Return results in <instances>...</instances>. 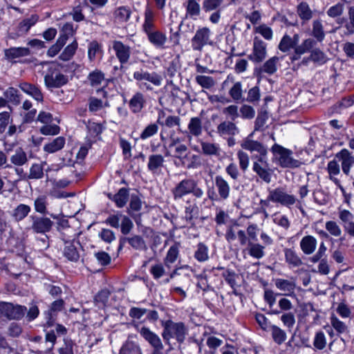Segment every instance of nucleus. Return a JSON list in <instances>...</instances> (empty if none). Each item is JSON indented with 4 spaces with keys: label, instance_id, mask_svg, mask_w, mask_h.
<instances>
[{
    "label": "nucleus",
    "instance_id": "nucleus-11",
    "mask_svg": "<svg viewBox=\"0 0 354 354\" xmlns=\"http://www.w3.org/2000/svg\"><path fill=\"white\" fill-rule=\"evenodd\" d=\"M275 286L283 292L282 295L295 297V290L296 283L294 280H287L284 279H276L274 280Z\"/></svg>",
    "mask_w": 354,
    "mask_h": 354
},
{
    "label": "nucleus",
    "instance_id": "nucleus-53",
    "mask_svg": "<svg viewBox=\"0 0 354 354\" xmlns=\"http://www.w3.org/2000/svg\"><path fill=\"white\" fill-rule=\"evenodd\" d=\"M100 46L96 41H92L89 44L88 48V57L91 61L95 59L97 54L100 53Z\"/></svg>",
    "mask_w": 354,
    "mask_h": 354
},
{
    "label": "nucleus",
    "instance_id": "nucleus-63",
    "mask_svg": "<svg viewBox=\"0 0 354 354\" xmlns=\"http://www.w3.org/2000/svg\"><path fill=\"white\" fill-rule=\"evenodd\" d=\"M283 325L289 328L293 327L295 324V317L292 313H284L281 317Z\"/></svg>",
    "mask_w": 354,
    "mask_h": 354
},
{
    "label": "nucleus",
    "instance_id": "nucleus-55",
    "mask_svg": "<svg viewBox=\"0 0 354 354\" xmlns=\"http://www.w3.org/2000/svg\"><path fill=\"white\" fill-rule=\"evenodd\" d=\"M115 16L119 21H126L130 17V11L125 7H120L115 10Z\"/></svg>",
    "mask_w": 354,
    "mask_h": 354
},
{
    "label": "nucleus",
    "instance_id": "nucleus-32",
    "mask_svg": "<svg viewBox=\"0 0 354 354\" xmlns=\"http://www.w3.org/2000/svg\"><path fill=\"white\" fill-rule=\"evenodd\" d=\"M309 59H311V61L319 64H325L328 59L326 54L317 48L312 49Z\"/></svg>",
    "mask_w": 354,
    "mask_h": 354
},
{
    "label": "nucleus",
    "instance_id": "nucleus-7",
    "mask_svg": "<svg viewBox=\"0 0 354 354\" xmlns=\"http://www.w3.org/2000/svg\"><path fill=\"white\" fill-rule=\"evenodd\" d=\"M267 55L266 44L257 37L254 39L252 53L249 59L254 62H262Z\"/></svg>",
    "mask_w": 354,
    "mask_h": 354
},
{
    "label": "nucleus",
    "instance_id": "nucleus-3",
    "mask_svg": "<svg viewBox=\"0 0 354 354\" xmlns=\"http://www.w3.org/2000/svg\"><path fill=\"white\" fill-rule=\"evenodd\" d=\"M254 131L252 132L248 137L244 138L240 145L242 149L249 151L250 152L256 151L259 153L258 160L262 163L267 164L266 156L268 151L266 147L260 142L254 140L252 137L254 136Z\"/></svg>",
    "mask_w": 354,
    "mask_h": 354
},
{
    "label": "nucleus",
    "instance_id": "nucleus-4",
    "mask_svg": "<svg viewBox=\"0 0 354 354\" xmlns=\"http://www.w3.org/2000/svg\"><path fill=\"white\" fill-rule=\"evenodd\" d=\"M68 82L67 76L62 74L55 64H51L44 76V83L47 88H59Z\"/></svg>",
    "mask_w": 354,
    "mask_h": 354
},
{
    "label": "nucleus",
    "instance_id": "nucleus-5",
    "mask_svg": "<svg viewBox=\"0 0 354 354\" xmlns=\"http://www.w3.org/2000/svg\"><path fill=\"white\" fill-rule=\"evenodd\" d=\"M26 310V308L19 305L15 306L10 303L0 304L1 313L9 319H20L24 315Z\"/></svg>",
    "mask_w": 354,
    "mask_h": 354
},
{
    "label": "nucleus",
    "instance_id": "nucleus-2",
    "mask_svg": "<svg viewBox=\"0 0 354 354\" xmlns=\"http://www.w3.org/2000/svg\"><path fill=\"white\" fill-rule=\"evenodd\" d=\"M271 151L274 154V159L283 168H297L301 165L299 160H295L291 156L292 151L278 144H274L272 147Z\"/></svg>",
    "mask_w": 354,
    "mask_h": 354
},
{
    "label": "nucleus",
    "instance_id": "nucleus-36",
    "mask_svg": "<svg viewBox=\"0 0 354 354\" xmlns=\"http://www.w3.org/2000/svg\"><path fill=\"white\" fill-rule=\"evenodd\" d=\"M297 12L301 19L304 20H309L313 17V11L309 6L304 1L298 6Z\"/></svg>",
    "mask_w": 354,
    "mask_h": 354
},
{
    "label": "nucleus",
    "instance_id": "nucleus-45",
    "mask_svg": "<svg viewBox=\"0 0 354 354\" xmlns=\"http://www.w3.org/2000/svg\"><path fill=\"white\" fill-rule=\"evenodd\" d=\"M196 82L205 88H210L215 85L214 80L209 76L197 75L196 77Z\"/></svg>",
    "mask_w": 354,
    "mask_h": 354
},
{
    "label": "nucleus",
    "instance_id": "nucleus-57",
    "mask_svg": "<svg viewBox=\"0 0 354 354\" xmlns=\"http://www.w3.org/2000/svg\"><path fill=\"white\" fill-rule=\"evenodd\" d=\"M330 323L333 327L339 333H344L347 332L348 328L346 325L338 319L336 317H332L330 319Z\"/></svg>",
    "mask_w": 354,
    "mask_h": 354
},
{
    "label": "nucleus",
    "instance_id": "nucleus-17",
    "mask_svg": "<svg viewBox=\"0 0 354 354\" xmlns=\"http://www.w3.org/2000/svg\"><path fill=\"white\" fill-rule=\"evenodd\" d=\"M311 35L316 39L317 42H322L325 39V32L322 22L319 19L313 21Z\"/></svg>",
    "mask_w": 354,
    "mask_h": 354
},
{
    "label": "nucleus",
    "instance_id": "nucleus-12",
    "mask_svg": "<svg viewBox=\"0 0 354 354\" xmlns=\"http://www.w3.org/2000/svg\"><path fill=\"white\" fill-rule=\"evenodd\" d=\"M268 164L254 161L252 164V170L261 179L266 183H270L272 180V170L268 167Z\"/></svg>",
    "mask_w": 354,
    "mask_h": 354
},
{
    "label": "nucleus",
    "instance_id": "nucleus-43",
    "mask_svg": "<svg viewBox=\"0 0 354 354\" xmlns=\"http://www.w3.org/2000/svg\"><path fill=\"white\" fill-rule=\"evenodd\" d=\"M327 232L332 236L338 237L341 236L342 232L339 225L333 221H328L325 224Z\"/></svg>",
    "mask_w": 354,
    "mask_h": 354
},
{
    "label": "nucleus",
    "instance_id": "nucleus-58",
    "mask_svg": "<svg viewBox=\"0 0 354 354\" xmlns=\"http://www.w3.org/2000/svg\"><path fill=\"white\" fill-rule=\"evenodd\" d=\"M148 75V72L144 71L142 70L136 71L133 73V77L139 82V86L140 88H144L145 86H147L146 79H147Z\"/></svg>",
    "mask_w": 354,
    "mask_h": 354
},
{
    "label": "nucleus",
    "instance_id": "nucleus-40",
    "mask_svg": "<svg viewBox=\"0 0 354 354\" xmlns=\"http://www.w3.org/2000/svg\"><path fill=\"white\" fill-rule=\"evenodd\" d=\"M190 133L195 136L201 135L202 132L201 120L198 118H192L188 125Z\"/></svg>",
    "mask_w": 354,
    "mask_h": 354
},
{
    "label": "nucleus",
    "instance_id": "nucleus-39",
    "mask_svg": "<svg viewBox=\"0 0 354 354\" xmlns=\"http://www.w3.org/2000/svg\"><path fill=\"white\" fill-rule=\"evenodd\" d=\"M239 160V165L241 169L245 172L249 167L250 157L249 155L243 150H239L236 153Z\"/></svg>",
    "mask_w": 354,
    "mask_h": 354
},
{
    "label": "nucleus",
    "instance_id": "nucleus-28",
    "mask_svg": "<svg viewBox=\"0 0 354 354\" xmlns=\"http://www.w3.org/2000/svg\"><path fill=\"white\" fill-rule=\"evenodd\" d=\"M327 171L329 174V178L333 180L335 184H339V180L335 178V176L339 174L340 167L337 160H333L328 162L327 165Z\"/></svg>",
    "mask_w": 354,
    "mask_h": 354
},
{
    "label": "nucleus",
    "instance_id": "nucleus-64",
    "mask_svg": "<svg viewBox=\"0 0 354 354\" xmlns=\"http://www.w3.org/2000/svg\"><path fill=\"white\" fill-rule=\"evenodd\" d=\"M35 209L41 214L46 212V198L45 196H39L35 201Z\"/></svg>",
    "mask_w": 354,
    "mask_h": 354
},
{
    "label": "nucleus",
    "instance_id": "nucleus-10",
    "mask_svg": "<svg viewBox=\"0 0 354 354\" xmlns=\"http://www.w3.org/2000/svg\"><path fill=\"white\" fill-rule=\"evenodd\" d=\"M284 56H274L268 59L259 69L260 73H266L268 75H273L275 73L279 67L281 66V62L283 61Z\"/></svg>",
    "mask_w": 354,
    "mask_h": 354
},
{
    "label": "nucleus",
    "instance_id": "nucleus-31",
    "mask_svg": "<svg viewBox=\"0 0 354 354\" xmlns=\"http://www.w3.org/2000/svg\"><path fill=\"white\" fill-rule=\"evenodd\" d=\"M27 160L26 153L21 148L17 149L15 153L10 157L11 162L17 166L24 165Z\"/></svg>",
    "mask_w": 354,
    "mask_h": 354
},
{
    "label": "nucleus",
    "instance_id": "nucleus-50",
    "mask_svg": "<svg viewBox=\"0 0 354 354\" xmlns=\"http://www.w3.org/2000/svg\"><path fill=\"white\" fill-rule=\"evenodd\" d=\"M207 247L203 243L198 245V248L195 252V257L199 261H205L208 259Z\"/></svg>",
    "mask_w": 354,
    "mask_h": 354
},
{
    "label": "nucleus",
    "instance_id": "nucleus-22",
    "mask_svg": "<svg viewBox=\"0 0 354 354\" xmlns=\"http://www.w3.org/2000/svg\"><path fill=\"white\" fill-rule=\"evenodd\" d=\"M286 261L292 267H299L302 265V261L297 252L290 248L284 250Z\"/></svg>",
    "mask_w": 354,
    "mask_h": 354
},
{
    "label": "nucleus",
    "instance_id": "nucleus-33",
    "mask_svg": "<svg viewBox=\"0 0 354 354\" xmlns=\"http://www.w3.org/2000/svg\"><path fill=\"white\" fill-rule=\"evenodd\" d=\"M163 162L164 159L161 155H151L149 158L148 168L150 171L155 172L162 166Z\"/></svg>",
    "mask_w": 354,
    "mask_h": 354
},
{
    "label": "nucleus",
    "instance_id": "nucleus-14",
    "mask_svg": "<svg viewBox=\"0 0 354 354\" xmlns=\"http://www.w3.org/2000/svg\"><path fill=\"white\" fill-rule=\"evenodd\" d=\"M317 245V239L312 235H306L300 241L301 250L306 255H310L315 252Z\"/></svg>",
    "mask_w": 354,
    "mask_h": 354
},
{
    "label": "nucleus",
    "instance_id": "nucleus-25",
    "mask_svg": "<svg viewBox=\"0 0 354 354\" xmlns=\"http://www.w3.org/2000/svg\"><path fill=\"white\" fill-rule=\"evenodd\" d=\"M270 329L271 330L272 337L276 344L281 345L285 342L287 339V335L285 330L276 325L270 326Z\"/></svg>",
    "mask_w": 354,
    "mask_h": 354
},
{
    "label": "nucleus",
    "instance_id": "nucleus-23",
    "mask_svg": "<svg viewBox=\"0 0 354 354\" xmlns=\"http://www.w3.org/2000/svg\"><path fill=\"white\" fill-rule=\"evenodd\" d=\"M21 89L28 95L32 96L37 101H42L43 95L38 88L28 83H22L20 85Z\"/></svg>",
    "mask_w": 354,
    "mask_h": 354
},
{
    "label": "nucleus",
    "instance_id": "nucleus-46",
    "mask_svg": "<svg viewBox=\"0 0 354 354\" xmlns=\"http://www.w3.org/2000/svg\"><path fill=\"white\" fill-rule=\"evenodd\" d=\"M147 35L149 41L155 46H160L165 42L166 38L165 35L160 32H152Z\"/></svg>",
    "mask_w": 354,
    "mask_h": 354
},
{
    "label": "nucleus",
    "instance_id": "nucleus-26",
    "mask_svg": "<svg viewBox=\"0 0 354 354\" xmlns=\"http://www.w3.org/2000/svg\"><path fill=\"white\" fill-rule=\"evenodd\" d=\"M29 54V49L24 47L10 48L6 50V56L10 59L25 57Z\"/></svg>",
    "mask_w": 354,
    "mask_h": 354
},
{
    "label": "nucleus",
    "instance_id": "nucleus-44",
    "mask_svg": "<svg viewBox=\"0 0 354 354\" xmlns=\"http://www.w3.org/2000/svg\"><path fill=\"white\" fill-rule=\"evenodd\" d=\"M313 346L318 350H323L326 346V338L322 331H319L315 333Z\"/></svg>",
    "mask_w": 354,
    "mask_h": 354
},
{
    "label": "nucleus",
    "instance_id": "nucleus-42",
    "mask_svg": "<svg viewBox=\"0 0 354 354\" xmlns=\"http://www.w3.org/2000/svg\"><path fill=\"white\" fill-rule=\"evenodd\" d=\"M77 48V43L74 41L71 44L68 45L64 51L60 55L59 57L61 59L64 61L69 60L75 54L76 49Z\"/></svg>",
    "mask_w": 354,
    "mask_h": 354
},
{
    "label": "nucleus",
    "instance_id": "nucleus-34",
    "mask_svg": "<svg viewBox=\"0 0 354 354\" xmlns=\"http://www.w3.org/2000/svg\"><path fill=\"white\" fill-rule=\"evenodd\" d=\"M64 256L70 261H77L79 254L73 243L66 242L64 250Z\"/></svg>",
    "mask_w": 354,
    "mask_h": 354
},
{
    "label": "nucleus",
    "instance_id": "nucleus-56",
    "mask_svg": "<svg viewBox=\"0 0 354 354\" xmlns=\"http://www.w3.org/2000/svg\"><path fill=\"white\" fill-rule=\"evenodd\" d=\"M292 48H295V46L292 42L291 37L288 35H284L279 44V50L282 52H287Z\"/></svg>",
    "mask_w": 354,
    "mask_h": 354
},
{
    "label": "nucleus",
    "instance_id": "nucleus-51",
    "mask_svg": "<svg viewBox=\"0 0 354 354\" xmlns=\"http://www.w3.org/2000/svg\"><path fill=\"white\" fill-rule=\"evenodd\" d=\"M242 85L241 82H236L230 88L229 93L235 101L239 100L242 97Z\"/></svg>",
    "mask_w": 354,
    "mask_h": 354
},
{
    "label": "nucleus",
    "instance_id": "nucleus-1",
    "mask_svg": "<svg viewBox=\"0 0 354 354\" xmlns=\"http://www.w3.org/2000/svg\"><path fill=\"white\" fill-rule=\"evenodd\" d=\"M270 201L290 208L296 203L297 199L295 195L287 193L283 187H279L269 189L267 199L261 201V203L268 205Z\"/></svg>",
    "mask_w": 354,
    "mask_h": 354
},
{
    "label": "nucleus",
    "instance_id": "nucleus-19",
    "mask_svg": "<svg viewBox=\"0 0 354 354\" xmlns=\"http://www.w3.org/2000/svg\"><path fill=\"white\" fill-rule=\"evenodd\" d=\"M217 132L221 136H234L238 133V129L234 123L225 121L217 127Z\"/></svg>",
    "mask_w": 354,
    "mask_h": 354
},
{
    "label": "nucleus",
    "instance_id": "nucleus-20",
    "mask_svg": "<svg viewBox=\"0 0 354 354\" xmlns=\"http://www.w3.org/2000/svg\"><path fill=\"white\" fill-rule=\"evenodd\" d=\"M264 248V246L259 243L249 241L246 250L252 257L260 259L265 255Z\"/></svg>",
    "mask_w": 354,
    "mask_h": 354
},
{
    "label": "nucleus",
    "instance_id": "nucleus-9",
    "mask_svg": "<svg viewBox=\"0 0 354 354\" xmlns=\"http://www.w3.org/2000/svg\"><path fill=\"white\" fill-rule=\"evenodd\" d=\"M30 218L32 220V230L36 233L44 234L49 232L53 225L48 218L30 216Z\"/></svg>",
    "mask_w": 354,
    "mask_h": 354
},
{
    "label": "nucleus",
    "instance_id": "nucleus-48",
    "mask_svg": "<svg viewBox=\"0 0 354 354\" xmlns=\"http://www.w3.org/2000/svg\"><path fill=\"white\" fill-rule=\"evenodd\" d=\"M40 132L46 136H55L59 133V127L57 124L48 123L41 127Z\"/></svg>",
    "mask_w": 354,
    "mask_h": 354
},
{
    "label": "nucleus",
    "instance_id": "nucleus-15",
    "mask_svg": "<svg viewBox=\"0 0 354 354\" xmlns=\"http://www.w3.org/2000/svg\"><path fill=\"white\" fill-rule=\"evenodd\" d=\"M214 183L220 198L223 200L227 199L230 193L228 182L221 176H216L214 178Z\"/></svg>",
    "mask_w": 354,
    "mask_h": 354
},
{
    "label": "nucleus",
    "instance_id": "nucleus-24",
    "mask_svg": "<svg viewBox=\"0 0 354 354\" xmlns=\"http://www.w3.org/2000/svg\"><path fill=\"white\" fill-rule=\"evenodd\" d=\"M202 152L207 156H219L221 155V149L218 144L208 142H201Z\"/></svg>",
    "mask_w": 354,
    "mask_h": 354
},
{
    "label": "nucleus",
    "instance_id": "nucleus-21",
    "mask_svg": "<svg viewBox=\"0 0 354 354\" xmlns=\"http://www.w3.org/2000/svg\"><path fill=\"white\" fill-rule=\"evenodd\" d=\"M108 196L115 203L117 207H122L128 201L129 193L126 189L121 188L116 194L112 196L109 194Z\"/></svg>",
    "mask_w": 354,
    "mask_h": 354
},
{
    "label": "nucleus",
    "instance_id": "nucleus-38",
    "mask_svg": "<svg viewBox=\"0 0 354 354\" xmlns=\"http://www.w3.org/2000/svg\"><path fill=\"white\" fill-rule=\"evenodd\" d=\"M88 80L92 86L97 87L104 82V75L101 71L96 70L89 74Z\"/></svg>",
    "mask_w": 354,
    "mask_h": 354
},
{
    "label": "nucleus",
    "instance_id": "nucleus-18",
    "mask_svg": "<svg viewBox=\"0 0 354 354\" xmlns=\"http://www.w3.org/2000/svg\"><path fill=\"white\" fill-rule=\"evenodd\" d=\"M64 145L65 138L64 137L59 136L44 145V151L48 153H53L61 150L64 147Z\"/></svg>",
    "mask_w": 354,
    "mask_h": 354
},
{
    "label": "nucleus",
    "instance_id": "nucleus-27",
    "mask_svg": "<svg viewBox=\"0 0 354 354\" xmlns=\"http://www.w3.org/2000/svg\"><path fill=\"white\" fill-rule=\"evenodd\" d=\"M316 45V41L312 38L304 39L300 45L295 47V53L299 55H302L304 53L310 51Z\"/></svg>",
    "mask_w": 354,
    "mask_h": 354
},
{
    "label": "nucleus",
    "instance_id": "nucleus-49",
    "mask_svg": "<svg viewBox=\"0 0 354 354\" xmlns=\"http://www.w3.org/2000/svg\"><path fill=\"white\" fill-rule=\"evenodd\" d=\"M120 354H142V352L138 346L127 343L122 347Z\"/></svg>",
    "mask_w": 354,
    "mask_h": 354
},
{
    "label": "nucleus",
    "instance_id": "nucleus-16",
    "mask_svg": "<svg viewBox=\"0 0 354 354\" xmlns=\"http://www.w3.org/2000/svg\"><path fill=\"white\" fill-rule=\"evenodd\" d=\"M113 48L115 52L116 56L121 63H126L130 56V48L125 46L121 41H114Z\"/></svg>",
    "mask_w": 354,
    "mask_h": 354
},
{
    "label": "nucleus",
    "instance_id": "nucleus-37",
    "mask_svg": "<svg viewBox=\"0 0 354 354\" xmlns=\"http://www.w3.org/2000/svg\"><path fill=\"white\" fill-rule=\"evenodd\" d=\"M37 21V16H31L30 18L22 21L19 26V35L27 32L29 29Z\"/></svg>",
    "mask_w": 354,
    "mask_h": 354
},
{
    "label": "nucleus",
    "instance_id": "nucleus-52",
    "mask_svg": "<svg viewBox=\"0 0 354 354\" xmlns=\"http://www.w3.org/2000/svg\"><path fill=\"white\" fill-rule=\"evenodd\" d=\"M195 185V182L192 180H183L178 185V192L183 194L189 193L194 190Z\"/></svg>",
    "mask_w": 354,
    "mask_h": 354
},
{
    "label": "nucleus",
    "instance_id": "nucleus-54",
    "mask_svg": "<svg viewBox=\"0 0 354 354\" xmlns=\"http://www.w3.org/2000/svg\"><path fill=\"white\" fill-rule=\"evenodd\" d=\"M196 156L192 154L190 152L185 153L184 155H178V158L180 159L181 164L187 168H191L194 166L193 159Z\"/></svg>",
    "mask_w": 354,
    "mask_h": 354
},
{
    "label": "nucleus",
    "instance_id": "nucleus-41",
    "mask_svg": "<svg viewBox=\"0 0 354 354\" xmlns=\"http://www.w3.org/2000/svg\"><path fill=\"white\" fill-rule=\"evenodd\" d=\"M66 41V37L65 35H60L57 39L56 44L48 49L47 53L48 55L51 57L55 56L59 52L62 47L65 44Z\"/></svg>",
    "mask_w": 354,
    "mask_h": 354
},
{
    "label": "nucleus",
    "instance_id": "nucleus-8",
    "mask_svg": "<svg viewBox=\"0 0 354 354\" xmlns=\"http://www.w3.org/2000/svg\"><path fill=\"white\" fill-rule=\"evenodd\" d=\"M210 44V30L207 28L198 29L192 39V47L194 50H201L202 48Z\"/></svg>",
    "mask_w": 354,
    "mask_h": 354
},
{
    "label": "nucleus",
    "instance_id": "nucleus-60",
    "mask_svg": "<svg viewBox=\"0 0 354 354\" xmlns=\"http://www.w3.org/2000/svg\"><path fill=\"white\" fill-rule=\"evenodd\" d=\"M158 127L155 124H151L147 126L140 135V138L142 140L147 139L155 135L158 131Z\"/></svg>",
    "mask_w": 354,
    "mask_h": 354
},
{
    "label": "nucleus",
    "instance_id": "nucleus-35",
    "mask_svg": "<svg viewBox=\"0 0 354 354\" xmlns=\"http://www.w3.org/2000/svg\"><path fill=\"white\" fill-rule=\"evenodd\" d=\"M153 12L150 8H147L145 11V24L143 25L144 30L147 34L152 32L151 30L153 27Z\"/></svg>",
    "mask_w": 354,
    "mask_h": 354
},
{
    "label": "nucleus",
    "instance_id": "nucleus-61",
    "mask_svg": "<svg viewBox=\"0 0 354 354\" xmlns=\"http://www.w3.org/2000/svg\"><path fill=\"white\" fill-rule=\"evenodd\" d=\"M43 176V168L39 164H34L30 169L29 178L38 179Z\"/></svg>",
    "mask_w": 354,
    "mask_h": 354
},
{
    "label": "nucleus",
    "instance_id": "nucleus-6",
    "mask_svg": "<svg viewBox=\"0 0 354 354\" xmlns=\"http://www.w3.org/2000/svg\"><path fill=\"white\" fill-rule=\"evenodd\" d=\"M335 158L341 162V167L343 173L348 176L351 168L354 167V155L347 149H342L335 154Z\"/></svg>",
    "mask_w": 354,
    "mask_h": 354
},
{
    "label": "nucleus",
    "instance_id": "nucleus-30",
    "mask_svg": "<svg viewBox=\"0 0 354 354\" xmlns=\"http://www.w3.org/2000/svg\"><path fill=\"white\" fill-rule=\"evenodd\" d=\"M144 104L143 95L140 93H136L129 102L131 111L134 113L140 111Z\"/></svg>",
    "mask_w": 354,
    "mask_h": 354
},
{
    "label": "nucleus",
    "instance_id": "nucleus-29",
    "mask_svg": "<svg viewBox=\"0 0 354 354\" xmlns=\"http://www.w3.org/2000/svg\"><path fill=\"white\" fill-rule=\"evenodd\" d=\"M30 212V206L25 204H20L14 209L12 216L17 221H19L26 217Z\"/></svg>",
    "mask_w": 354,
    "mask_h": 354
},
{
    "label": "nucleus",
    "instance_id": "nucleus-47",
    "mask_svg": "<svg viewBox=\"0 0 354 354\" xmlns=\"http://www.w3.org/2000/svg\"><path fill=\"white\" fill-rule=\"evenodd\" d=\"M87 128L88 134L93 138H95L100 135L103 130L102 125L95 122H89Z\"/></svg>",
    "mask_w": 354,
    "mask_h": 354
},
{
    "label": "nucleus",
    "instance_id": "nucleus-62",
    "mask_svg": "<svg viewBox=\"0 0 354 354\" xmlns=\"http://www.w3.org/2000/svg\"><path fill=\"white\" fill-rule=\"evenodd\" d=\"M339 218L344 226V225H348L349 223L353 222L354 216L348 210L343 209V210L339 211Z\"/></svg>",
    "mask_w": 354,
    "mask_h": 354
},
{
    "label": "nucleus",
    "instance_id": "nucleus-13",
    "mask_svg": "<svg viewBox=\"0 0 354 354\" xmlns=\"http://www.w3.org/2000/svg\"><path fill=\"white\" fill-rule=\"evenodd\" d=\"M140 333L153 348L154 351H160L162 348V344L160 337L146 327H142Z\"/></svg>",
    "mask_w": 354,
    "mask_h": 354
},
{
    "label": "nucleus",
    "instance_id": "nucleus-59",
    "mask_svg": "<svg viewBox=\"0 0 354 354\" xmlns=\"http://www.w3.org/2000/svg\"><path fill=\"white\" fill-rule=\"evenodd\" d=\"M148 75V72L144 71L142 70L136 71L133 73V77L139 82V86L140 88H144L145 86H147L146 79H147Z\"/></svg>",
    "mask_w": 354,
    "mask_h": 354
}]
</instances>
